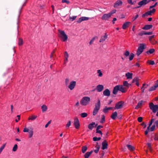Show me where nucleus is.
<instances>
[{"label": "nucleus", "mask_w": 158, "mask_h": 158, "mask_svg": "<svg viewBox=\"0 0 158 158\" xmlns=\"http://www.w3.org/2000/svg\"><path fill=\"white\" fill-rule=\"evenodd\" d=\"M58 31L59 33L58 35L59 36L61 39V40L63 42L66 41L67 40L68 37L64 31L60 30H58Z\"/></svg>", "instance_id": "nucleus-1"}, {"label": "nucleus", "mask_w": 158, "mask_h": 158, "mask_svg": "<svg viewBox=\"0 0 158 158\" xmlns=\"http://www.w3.org/2000/svg\"><path fill=\"white\" fill-rule=\"evenodd\" d=\"M90 100V98L88 97H84L82 98L80 101V104L86 106L89 103Z\"/></svg>", "instance_id": "nucleus-2"}, {"label": "nucleus", "mask_w": 158, "mask_h": 158, "mask_svg": "<svg viewBox=\"0 0 158 158\" xmlns=\"http://www.w3.org/2000/svg\"><path fill=\"white\" fill-rule=\"evenodd\" d=\"M100 100L98 99V102L95 104V107L93 111V115L94 116L97 114L100 109Z\"/></svg>", "instance_id": "nucleus-3"}, {"label": "nucleus", "mask_w": 158, "mask_h": 158, "mask_svg": "<svg viewBox=\"0 0 158 158\" xmlns=\"http://www.w3.org/2000/svg\"><path fill=\"white\" fill-rule=\"evenodd\" d=\"M145 44H140V46L138 47L136 52V54L138 56L143 52V50L145 48Z\"/></svg>", "instance_id": "nucleus-4"}, {"label": "nucleus", "mask_w": 158, "mask_h": 158, "mask_svg": "<svg viewBox=\"0 0 158 158\" xmlns=\"http://www.w3.org/2000/svg\"><path fill=\"white\" fill-rule=\"evenodd\" d=\"M149 107L154 113L158 111V105H154L152 102H150L149 104Z\"/></svg>", "instance_id": "nucleus-5"}, {"label": "nucleus", "mask_w": 158, "mask_h": 158, "mask_svg": "<svg viewBox=\"0 0 158 158\" xmlns=\"http://www.w3.org/2000/svg\"><path fill=\"white\" fill-rule=\"evenodd\" d=\"M124 104V102L123 101H119L115 104L114 108L116 109H120L123 108Z\"/></svg>", "instance_id": "nucleus-6"}, {"label": "nucleus", "mask_w": 158, "mask_h": 158, "mask_svg": "<svg viewBox=\"0 0 158 158\" xmlns=\"http://www.w3.org/2000/svg\"><path fill=\"white\" fill-rule=\"evenodd\" d=\"M146 4H147V0H142L138 2V5L139 6L134 8V9L139 8L142 6L145 5Z\"/></svg>", "instance_id": "nucleus-7"}, {"label": "nucleus", "mask_w": 158, "mask_h": 158, "mask_svg": "<svg viewBox=\"0 0 158 158\" xmlns=\"http://www.w3.org/2000/svg\"><path fill=\"white\" fill-rule=\"evenodd\" d=\"M73 125L76 129H78L80 127V124L79 121L77 118L75 119Z\"/></svg>", "instance_id": "nucleus-8"}, {"label": "nucleus", "mask_w": 158, "mask_h": 158, "mask_svg": "<svg viewBox=\"0 0 158 158\" xmlns=\"http://www.w3.org/2000/svg\"><path fill=\"white\" fill-rule=\"evenodd\" d=\"M110 17L111 16L108 13V14H105L103 15L101 19L103 20H108Z\"/></svg>", "instance_id": "nucleus-9"}, {"label": "nucleus", "mask_w": 158, "mask_h": 158, "mask_svg": "<svg viewBox=\"0 0 158 158\" xmlns=\"http://www.w3.org/2000/svg\"><path fill=\"white\" fill-rule=\"evenodd\" d=\"M69 57V54L67 52H65L64 53V64H65L66 63L68 62Z\"/></svg>", "instance_id": "nucleus-10"}, {"label": "nucleus", "mask_w": 158, "mask_h": 158, "mask_svg": "<svg viewBox=\"0 0 158 158\" xmlns=\"http://www.w3.org/2000/svg\"><path fill=\"white\" fill-rule=\"evenodd\" d=\"M89 18L85 17H82L80 18L77 21V23H80L81 22L84 21L88 20Z\"/></svg>", "instance_id": "nucleus-11"}, {"label": "nucleus", "mask_w": 158, "mask_h": 158, "mask_svg": "<svg viewBox=\"0 0 158 158\" xmlns=\"http://www.w3.org/2000/svg\"><path fill=\"white\" fill-rule=\"evenodd\" d=\"M118 86L119 87V91L123 93H125L127 91V89L126 88L124 87L122 85H118Z\"/></svg>", "instance_id": "nucleus-12"}, {"label": "nucleus", "mask_w": 158, "mask_h": 158, "mask_svg": "<svg viewBox=\"0 0 158 158\" xmlns=\"http://www.w3.org/2000/svg\"><path fill=\"white\" fill-rule=\"evenodd\" d=\"M76 81H72L70 83V89L72 90L74 89L76 85Z\"/></svg>", "instance_id": "nucleus-13"}, {"label": "nucleus", "mask_w": 158, "mask_h": 158, "mask_svg": "<svg viewBox=\"0 0 158 158\" xmlns=\"http://www.w3.org/2000/svg\"><path fill=\"white\" fill-rule=\"evenodd\" d=\"M123 3L120 0H118L114 4V6L115 8H117L119 6L121 5Z\"/></svg>", "instance_id": "nucleus-14"}, {"label": "nucleus", "mask_w": 158, "mask_h": 158, "mask_svg": "<svg viewBox=\"0 0 158 158\" xmlns=\"http://www.w3.org/2000/svg\"><path fill=\"white\" fill-rule=\"evenodd\" d=\"M102 149L103 150L106 149L107 148L108 144L106 142V140H104L102 143Z\"/></svg>", "instance_id": "nucleus-15"}, {"label": "nucleus", "mask_w": 158, "mask_h": 158, "mask_svg": "<svg viewBox=\"0 0 158 158\" xmlns=\"http://www.w3.org/2000/svg\"><path fill=\"white\" fill-rule=\"evenodd\" d=\"M103 94L105 96H110V91L108 89H105L103 92Z\"/></svg>", "instance_id": "nucleus-16"}, {"label": "nucleus", "mask_w": 158, "mask_h": 158, "mask_svg": "<svg viewBox=\"0 0 158 158\" xmlns=\"http://www.w3.org/2000/svg\"><path fill=\"white\" fill-rule=\"evenodd\" d=\"M104 87L102 85H99L97 86L96 89L98 91L101 92L103 89Z\"/></svg>", "instance_id": "nucleus-17"}, {"label": "nucleus", "mask_w": 158, "mask_h": 158, "mask_svg": "<svg viewBox=\"0 0 158 158\" xmlns=\"http://www.w3.org/2000/svg\"><path fill=\"white\" fill-rule=\"evenodd\" d=\"M130 22H126L122 26V28L123 29H125L127 28L129 26Z\"/></svg>", "instance_id": "nucleus-18"}, {"label": "nucleus", "mask_w": 158, "mask_h": 158, "mask_svg": "<svg viewBox=\"0 0 158 158\" xmlns=\"http://www.w3.org/2000/svg\"><path fill=\"white\" fill-rule=\"evenodd\" d=\"M119 87L118 86V85H117L114 88L113 91V93L114 94L116 95L117 94V93Z\"/></svg>", "instance_id": "nucleus-19"}, {"label": "nucleus", "mask_w": 158, "mask_h": 158, "mask_svg": "<svg viewBox=\"0 0 158 158\" xmlns=\"http://www.w3.org/2000/svg\"><path fill=\"white\" fill-rule=\"evenodd\" d=\"M152 25H146L142 28V29L145 30H149L152 28Z\"/></svg>", "instance_id": "nucleus-20"}, {"label": "nucleus", "mask_w": 158, "mask_h": 158, "mask_svg": "<svg viewBox=\"0 0 158 158\" xmlns=\"http://www.w3.org/2000/svg\"><path fill=\"white\" fill-rule=\"evenodd\" d=\"M131 84H129L128 82L126 81H124L123 82V86L125 87L127 89L129 88V87L130 86H131Z\"/></svg>", "instance_id": "nucleus-21"}, {"label": "nucleus", "mask_w": 158, "mask_h": 158, "mask_svg": "<svg viewBox=\"0 0 158 158\" xmlns=\"http://www.w3.org/2000/svg\"><path fill=\"white\" fill-rule=\"evenodd\" d=\"M107 36L106 35V33H105V35L103 36H102L101 38L99 40V42L101 43L102 42L104 41L107 38Z\"/></svg>", "instance_id": "nucleus-22"}, {"label": "nucleus", "mask_w": 158, "mask_h": 158, "mask_svg": "<svg viewBox=\"0 0 158 158\" xmlns=\"http://www.w3.org/2000/svg\"><path fill=\"white\" fill-rule=\"evenodd\" d=\"M133 74L129 72H127L125 74V76L127 79H131L132 78Z\"/></svg>", "instance_id": "nucleus-23"}, {"label": "nucleus", "mask_w": 158, "mask_h": 158, "mask_svg": "<svg viewBox=\"0 0 158 158\" xmlns=\"http://www.w3.org/2000/svg\"><path fill=\"white\" fill-rule=\"evenodd\" d=\"M29 130H30L28 132L29 134V137L30 138L31 137L33 134V128L32 127H30Z\"/></svg>", "instance_id": "nucleus-24"}, {"label": "nucleus", "mask_w": 158, "mask_h": 158, "mask_svg": "<svg viewBox=\"0 0 158 158\" xmlns=\"http://www.w3.org/2000/svg\"><path fill=\"white\" fill-rule=\"evenodd\" d=\"M113 108L112 107H107L106 106L103 110V112L104 113H107L108 112L109 110H112Z\"/></svg>", "instance_id": "nucleus-25"}, {"label": "nucleus", "mask_w": 158, "mask_h": 158, "mask_svg": "<svg viewBox=\"0 0 158 158\" xmlns=\"http://www.w3.org/2000/svg\"><path fill=\"white\" fill-rule=\"evenodd\" d=\"M117 116V113L116 111L113 113L111 116V118L114 120H115Z\"/></svg>", "instance_id": "nucleus-26"}, {"label": "nucleus", "mask_w": 158, "mask_h": 158, "mask_svg": "<svg viewBox=\"0 0 158 158\" xmlns=\"http://www.w3.org/2000/svg\"><path fill=\"white\" fill-rule=\"evenodd\" d=\"M95 124V122H92L91 123H90L88 126V128L90 130H92L94 127V125Z\"/></svg>", "instance_id": "nucleus-27"}, {"label": "nucleus", "mask_w": 158, "mask_h": 158, "mask_svg": "<svg viewBox=\"0 0 158 158\" xmlns=\"http://www.w3.org/2000/svg\"><path fill=\"white\" fill-rule=\"evenodd\" d=\"M143 102V101L142 100H141L139 101L137 105L135 107V109H138L139 108H140L142 105Z\"/></svg>", "instance_id": "nucleus-28"}, {"label": "nucleus", "mask_w": 158, "mask_h": 158, "mask_svg": "<svg viewBox=\"0 0 158 158\" xmlns=\"http://www.w3.org/2000/svg\"><path fill=\"white\" fill-rule=\"evenodd\" d=\"M152 15V14L151 13V11H147L146 13H145L144 14H143L142 15V17L143 18H144L145 16H148V15Z\"/></svg>", "instance_id": "nucleus-29"}, {"label": "nucleus", "mask_w": 158, "mask_h": 158, "mask_svg": "<svg viewBox=\"0 0 158 158\" xmlns=\"http://www.w3.org/2000/svg\"><path fill=\"white\" fill-rule=\"evenodd\" d=\"M93 152V150H91L90 152H87L84 155L85 157H86L88 158L89 156L91 155V154Z\"/></svg>", "instance_id": "nucleus-30"}, {"label": "nucleus", "mask_w": 158, "mask_h": 158, "mask_svg": "<svg viewBox=\"0 0 158 158\" xmlns=\"http://www.w3.org/2000/svg\"><path fill=\"white\" fill-rule=\"evenodd\" d=\"M126 146L128 149L131 151H133L135 149V148L130 145L127 144Z\"/></svg>", "instance_id": "nucleus-31"}, {"label": "nucleus", "mask_w": 158, "mask_h": 158, "mask_svg": "<svg viewBox=\"0 0 158 158\" xmlns=\"http://www.w3.org/2000/svg\"><path fill=\"white\" fill-rule=\"evenodd\" d=\"M41 109L43 112L46 111L47 110V107L46 106L43 105L41 106Z\"/></svg>", "instance_id": "nucleus-32"}, {"label": "nucleus", "mask_w": 158, "mask_h": 158, "mask_svg": "<svg viewBox=\"0 0 158 158\" xmlns=\"http://www.w3.org/2000/svg\"><path fill=\"white\" fill-rule=\"evenodd\" d=\"M87 149V148L86 146H83L82 148V152L84 153L86 151Z\"/></svg>", "instance_id": "nucleus-33"}, {"label": "nucleus", "mask_w": 158, "mask_h": 158, "mask_svg": "<svg viewBox=\"0 0 158 158\" xmlns=\"http://www.w3.org/2000/svg\"><path fill=\"white\" fill-rule=\"evenodd\" d=\"M65 85L67 87L69 88V80L68 78L65 79Z\"/></svg>", "instance_id": "nucleus-34"}, {"label": "nucleus", "mask_w": 158, "mask_h": 158, "mask_svg": "<svg viewBox=\"0 0 158 158\" xmlns=\"http://www.w3.org/2000/svg\"><path fill=\"white\" fill-rule=\"evenodd\" d=\"M155 52V50L154 49H150L149 51L146 52L148 54L149 53L150 54H152Z\"/></svg>", "instance_id": "nucleus-35"}, {"label": "nucleus", "mask_w": 158, "mask_h": 158, "mask_svg": "<svg viewBox=\"0 0 158 158\" xmlns=\"http://www.w3.org/2000/svg\"><path fill=\"white\" fill-rule=\"evenodd\" d=\"M134 56V54L133 53H131L129 56V59L130 60H133Z\"/></svg>", "instance_id": "nucleus-36"}, {"label": "nucleus", "mask_w": 158, "mask_h": 158, "mask_svg": "<svg viewBox=\"0 0 158 158\" xmlns=\"http://www.w3.org/2000/svg\"><path fill=\"white\" fill-rule=\"evenodd\" d=\"M23 44V41L22 39L19 38V39L18 44L19 45H22Z\"/></svg>", "instance_id": "nucleus-37"}, {"label": "nucleus", "mask_w": 158, "mask_h": 158, "mask_svg": "<svg viewBox=\"0 0 158 158\" xmlns=\"http://www.w3.org/2000/svg\"><path fill=\"white\" fill-rule=\"evenodd\" d=\"M139 77H135L132 80V83H134L135 82H137V81H139Z\"/></svg>", "instance_id": "nucleus-38"}, {"label": "nucleus", "mask_w": 158, "mask_h": 158, "mask_svg": "<svg viewBox=\"0 0 158 158\" xmlns=\"http://www.w3.org/2000/svg\"><path fill=\"white\" fill-rule=\"evenodd\" d=\"M37 116H31L30 118H29V120H34L37 118Z\"/></svg>", "instance_id": "nucleus-39"}, {"label": "nucleus", "mask_w": 158, "mask_h": 158, "mask_svg": "<svg viewBox=\"0 0 158 158\" xmlns=\"http://www.w3.org/2000/svg\"><path fill=\"white\" fill-rule=\"evenodd\" d=\"M88 115V114L86 113H83L81 114V116L82 118H85Z\"/></svg>", "instance_id": "nucleus-40"}, {"label": "nucleus", "mask_w": 158, "mask_h": 158, "mask_svg": "<svg viewBox=\"0 0 158 158\" xmlns=\"http://www.w3.org/2000/svg\"><path fill=\"white\" fill-rule=\"evenodd\" d=\"M105 121V116L104 115H102V119L100 121V122L102 123H103Z\"/></svg>", "instance_id": "nucleus-41"}, {"label": "nucleus", "mask_w": 158, "mask_h": 158, "mask_svg": "<svg viewBox=\"0 0 158 158\" xmlns=\"http://www.w3.org/2000/svg\"><path fill=\"white\" fill-rule=\"evenodd\" d=\"M123 55L126 57H127L129 55L130 52L128 51H126L123 53Z\"/></svg>", "instance_id": "nucleus-42"}, {"label": "nucleus", "mask_w": 158, "mask_h": 158, "mask_svg": "<svg viewBox=\"0 0 158 158\" xmlns=\"http://www.w3.org/2000/svg\"><path fill=\"white\" fill-rule=\"evenodd\" d=\"M18 146L17 144H15L14 145L12 151L14 152H15L17 149Z\"/></svg>", "instance_id": "nucleus-43"}, {"label": "nucleus", "mask_w": 158, "mask_h": 158, "mask_svg": "<svg viewBox=\"0 0 158 158\" xmlns=\"http://www.w3.org/2000/svg\"><path fill=\"white\" fill-rule=\"evenodd\" d=\"M101 139V137H94L93 138V140L94 141H98Z\"/></svg>", "instance_id": "nucleus-44"}, {"label": "nucleus", "mask_w": 158, "mask_h": 158, "mask_svg": "<svg viewBox=\"0 0 158 158\" xmlns=\"http://www.w3.org/2000/svg\"><path fill=\"white\" fill-rule=\"evenodd\" d=\"M29 127H28V128L25 127L23 129V131L24 132H29V131L30 130H29Z\"/></svg>", "instance_id": "nucleus-45"}, {"label": "nucleus", "mask_w": 158, "mask_h": 158, "mask_svg": "<svg viewBox=\"0 0 158 158\" xmlns=\"http://www.w3.org/2000/svg\"><path fill=\"white\" fill-rule=\"evenodd\" d=\"M116 11V10H113L111 11L109 13V14L111 16L113 14L115 13Z\"/></svg>", "instance_id": "nucleus-46"}, {"label": "nucleus", "mask_w": 158, "mask_h": 158, "mask_svg": "<svg viewBox=\"0 0 158 158\" xmlns=\"http://www.w3.org/2000/svg\"><path fill=\"white\" fill-rule=\"evenodd\" d=\"M98 73V76L99 77H101L102 75V73L101 72L100 70H98L97 71Z\"/></svg>", "instance_id": "nucleus-47"}, {"label": "nucleus", "mask_w": 158, "mask_h": 158, "mask_svg": "<svg viewBox=\"0 0 158 158\" xmlns=\"http://www.w3.org/2000/svg\"><path fill=\"white\" fill-rule=\"evenodd\" d=\"M6 145V144H3L2 146L0 148V154L1 153V152L2 151V150L4 148Z\"/></svg>", "instance_id": "nucleus-48"}, {"label": "nucleus", "mask_w": 158, "mask_h": 158, "mask_svg": "<svg viewBox=\"0 0 158 158\" xmlns=\"http://www.w3.org/2000/svg\"><path fill=\"white\" fill-rule=\"evenodd\" d=\"M156 88L153 85L151 87L149 90V91H151L155 90L156 89Z\"/></svg>", "instance_id": "nucleus-49"}, {"label": "nucleus", "mask_w": 158, "mask_h": 158, "mask_svg": "<svg viewBox=\"0 0 158 158\" xmlns=\"http://www.w3.org/2000/svg\"><path fill=\"white\" fill-rule=\"evenodd\" d=\"M157 4H158V3L157 2H156V3H155V4L154 5L150 6V7H149V9L151 10L152 8L155 7L156 6Z\"/></svg>", "instance_id": "nucleus-50"}, {"label": "nucleus", "mask_w": 158, "mask_h": 158, "mask_svg": "<svg viewBox=\"0 0 158 158\" xmlns=\"http://www.w3.org/2000/svg\"><path fill=\"white\" fill-rule=\"evenodd\" d=\"M155 125H153L152 126V127H151L150 130L151 131H153L155 129Z\"/></svg>", "instance_id": "nucleus-51"}, {"label": "nucleus", "mask_w": 158, "mask_h": 158, "mask_svg": "<svg viewBox=\"0 0 158 158\" xmlns=\"http://www.w3.org/2000/svg\"><path fill=\"white\" fill-rule=\"evenodd\" d=\"M96 133L100 134L101 135H102L101 131L99 130L96 129Z\"/></svg>", "instance_id": "nucleus-52"}, {"label": "nucleus", "mask_w": 158, "mask_h": 158, "mask_svg": "<svg viewBox=\"0 0 158 158\" xmlns=\"http://www.w3.org/2000/svg\"><path fill=\"white\" fill-rule=\"evenodd\" d=\"M77 17V16H73L72 17H70V19L72 20V21H73L76 19Z\"/></svg>", "instance_id": "nucleus-53"}, {"label": "nucleus", "mask_w": 158, "mask_h": 158, "mask_svg": "<svg viewBox=\"0 0 158 158\" xmlns=\"http://www.w3.org/2000/svg\"><path fill=\"white\" fill-rule=\"evenodd\" d=\"M143 35H145V31H142L139 33V35L140 36H142Z\"/></svg>", "instance_id": "nucleus-54"}, {"label": "nucleus", "mask_w": 158, "mask_h": 158, "mask_svg": "<svg viewBox=\"0 0 158 158\" xmlns=\"http://www.w3.org/2000/svg\"><path fill=\"white\" fill-rule=\"evenodd\" d=\"M154 37V35H153L151 36H150L149 37V40L151 42H152V39Z\"/></svg>", "instance_id": "nucleus-55"}, {"label": "nucleus", "mask_w": 158, "mask_h": 158, "mask_svg": "<svg viewBox=\"0 0 158 158\" xmlns=\"http://www.w3.org/2000/svg\"><path fill=\"white\" fill-rule=\"evenodd\" d=\"M139 16L137 14L135 17H133L132 19V21H135Z\"/></svg>", "instance_id": "nucleus-56"}, {"label": "nucleus", "mask_w": 158, "mask_h": 158, "mask_svg": "<svg viewBox=\"0 0 158 158\" xmlns=\"http://www.w3.org/2000/svg\"><path fill=\"white\" fill-rule=\"evenodd\" d=\"M152 32H146L145 31V35H151L152 34Z\"/></svg>", "instance_id": "nucleus-57"}, {"label": "nucleus", "mask_w": 158, "mask_h": 158, "mask_svg": "<svg viewBox=\"0 0 158 158\" xmlns=\"http://www.w3.org/2000/svg\"><path fill=\"white\" fill-rule=\"evenodd\" d=\"M143 120V118L142 117H139L138 118V121L139 122H142Z\"/></svg>", "instance_id": "nucleus-58"}, {"label": "nucleus", "mask_w": 158, "mask_h": 158, "mask_svg": "<svg viewBox=\"0 0 158 158\" xmlns=\"http://www.w3.org/2000/svg\"><path fill=\"white\" fill-rule=\"evenodd\" d=\"M99 146H98L97 148V149L95 150L94 151V152L95 153H98V152L99 151Z\"/></svg>", "instance_id": "nucleus-59"}, {"label": "nucleus", "mask_w": 158, "mask_h": 158, "mask_svg": "<svg viewBox=\"0 0 158 158\" xmlns=\"http://www.w3.org/2000/svg\"><path fill=\"white\" fill-rule=\"evenodd\" d=\"M149 63L151 65H154L155 64V62L153 60H149Z\"/></svg>", "instance_id": "nucleus-60"}, {"label": "nucleus", "mask_w": 158, "mask_h": 158, "mask_svg": "<svg viewBox=\"0 0 158 158\" xmlns=\"http://www.w3.org/2000/svg\"><path fill=\"white\" fill-rule=\"evenodd\" d=\"M51 120H50L49 121L48 123L45 125V128H47L48 127V125L50 124V123H51Z\"/></svg>", "instance_id": "nucleus-61"}, {"label": "nucleus", "mask_w": 158, "mask_h": 158, "mask_svg": "<svg viewBox=\"0 0 158 158\" xmlns=\"http://www.w3.org/2000/svg\"><path fill=\"white\" fill-rule=\"evenodd\" d=\"M62 2L63 3H66L67 4H69V1L68 0H62Z\"/></svg>", "instance_id": "nucleus-62"}, {"label": "nucleus", "mask_w": 158, "mask_h": 158, "mask_svg": "<svg viewBox=\"0 0 158 158\" xmlns=\"http://www.w3.org/2000/svg\"><path fill=\"white\" fill-rule=\"evenodd\" d=\"M154 120H155V119H153V118L151 120V121L150 122V123H149V125L150 126H151V125L152 124L153 122V121H154Z\"/></svg>", "instance_id": "nucleus-63"}, {"label": "nucleus", "mask_w": 158, "mask_h": 158, "mask_svg": "<svg viewBox=\"0 0 158 158\" xmlns=\"http://www.w3.org/2000/svg\"><path fill=\"white\" fill-rule=\"evenodd\" d=\"M154 86L156 88H157L158 87V80L156 82Z\"/></svg>", "instance_id": "nucleus-64"}]
</instances>
